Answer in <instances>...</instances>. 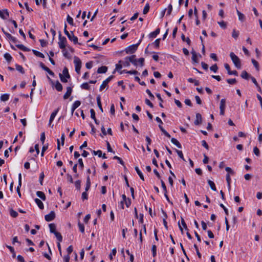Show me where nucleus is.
Wrapping results in <instances>:
<instances>
[{"mask_svg": "<svg viewBox=\"0 0 262 262\" xmlns=\"http://www.w3.org/2000/svg\"><path fill=\"white\" fill-rule=\"evenodd\" d=\"M149 8H150V6H149V4L147 3L145 5V7L144 8V9H143V13L144 14H147L149 10Z\"/></svg>", "mask_w": 262, "mask_h": 262, "instance_id": "38", "label": "nucleus"}, {"mask_svg": "<svg viewBox=\"0 0 262 262\" xmlns=\"http://www.w3.org/2000/svg\"><path fill=\"white\" fill-rule=\"evenodd\" d=\"M43 70H45V71H46L47 72H48L51 76H54V73L53 72H52L49 68H48L47 67L45 68V69H44Z\"/></svg>", "mask_w": 262, "mask_h": 262, "instance_id": "59", "label": "nucleus"}, {"mask_svg": "<svg viewBox=\"0 0 262 262\" xmlns=\"http://www.w3.org/2000/svg\"><path fill=\"white\" fill-rule=\"evenodd\" d=\"M55 88L58 92H61L62 90V85L58 80L56 82Z\"/></svg>", "mask_w": 262, "mask_h": 262, "instance_id": "19", "label": "nucleus"}, {"mask_svg": "<svg viewBox=\"0 0 262 262\" xmlns=\"http://www.w3.org/2000/svg\"><path fill=\"white\" fill-rule=\"evenodd\" d=\"M96 100H97V103L98 106L99 107V108L100 110L101 111V112H103V108H102V105H101L100 96H98L96 98Z\"/></svg>", "mask_w": 262, "mask_h": 262, "instance_id": "25", "label": "nucleus"}, {"mask_svg": "<svg viewBox=\"0 0 262 262\" xmlns=\"http://www.w3.org/2000/svg\"><path fill=\"white\" fill-rule=\"evenodd\" d=\"M113 159L117 160L118 161V162L120 163V164H121L122 165L124 166V162H123V161L122 160V159L121 158H120L117 156H115L114 157Z\"/></svg>", "mask_w": 262, "mask_h": 262, "instance_id": "49", "label": "nucleus"}, {"mask_svg": "<svg viewBox=\"0 0 262 262\" xmlns=\"http://www.w3.org/2000/svg\"><path fill=\"white\" fill-rule=\"evenodd\" d=\"M9 95L7 94H3L1 96V100L2 101H6L9 100Z\"/></svg>", "mask_w": 262, "mask_h": 262, "instance_id": "31", "label": "nucleus"}, {"mask_svg": "<svg viewBox=\"0 0 262 262\" xmlns=\"http://www.w3.org/2000/svg\"><path fill=\"white\" fill-rule=\"evenodd\" d=\"M160 38H158L155 40L154 42V45L156 47V48H159V45H160Z\"/></svg>", "mask_w": 262, "mask_h": 262, "instance_id": "55", "label": "nucleus"}, {"mask_svg": "<svg viewBox=\"0 0 262 262\" xmlns=\"http://www.w3.org/2000/svg\"><path fill=\"white\" fill-rule=\"evenodd\" d=\"M10 214L13 217H16L18 216V213L13 209H10Z\"/></svg>", "mask_w": 262, "mask_h": 262, "instance_id": "42", "label": "nucleus"}, {"mask_svg": "<svg viewBox=\"0 0 262 262\" xmlns=\"http://www.w3.org/2000/svg\"><path fill=\"white\" fill-rule=\"evenodd\" d=\"M156 96L158 98V99L159 100V101H160V102L159 103V106L163 108V105L162 104V102H163V100L162 99L160 94H159V93H157V94H156Z\"/></svg>", "mask_w": 262, "mask_h": 262, "instance_id": "43", "label": "nucleus"}, {"mask_svg": "<svg viewBox=\"0 0 262 262\" xmlns=\"http://www.w3.org/2000/svg\"><path fill=\"white\" fill-rule=\"evenodd\" d=\"M36 195L37 196L40 198L43 201H45L46 200V195L43 192L40 191H37L36 192Z\"/></svg>", "mask_w": 262, "mask_h": 262, "instance_id": "23", "label": "nucleus"}, {"mask_svg": "<svg viewBox=\"0 0 262 262\" xmlns=\"http://www.w3.org/2000/svg\"><path fill=\"white\" fill-rule=\"evenodd\" d=\"M58 110H59V108H57L56 110H55L53 112H52V114H51L50 118L49 119V125L50 126H51L52 127H53V125H51L52 122L53 121V120L54 119L56 115H57Z\"/></svg>", "mask_w": 262, "mask_h": 262, "instance_id": "10", "label": "nucleus"}, {"mask_svg": "<svg viewBox=\"0 0 262 262\" xmlns=\"http://www.w3.org/2000/svg\"><path fill=\"white\" fill-rule=\"evenodd\" d=\"M230 58L237 69L241 68V62L240 59L235 55L233 52L230 53Z\"/></svg>", "mask_w": 262, "mask_h": 262, "instance_id": "1", "label": "nucleus"}, {"mask_svg": "<svg viewBox=\"0 0 262 262\" xmlns=\"http://www.w3.org/2000/svg\"><path fill=\"white\" fill-rule=\"evenodd\" d=\"M160 32V28H158L156 29L155 31L152 32L150 33H149V38H155L157 36V35L159 34Z\"/></svg>", "mask_w": 262, "mask_h": 262, "instance_id": "15", "label": "nucleus"}, {"mask_svg": "<svg viewBox=\"0 0 262 262\" xmlns=\"http://www.w3.org/2000/svg\"><path fill=\"white\" fill-rule=\"evenodd\" d=\"M93 66V61H90L88 62H86L85 64V67L87 69H90L92 68Z\"/></svg>", "mask_w": 262, "mask_h": 262, "instance_id": "64", "label": "nucleus"}, {"mask_svg": "<svg viewBox=\"0 0 262 262\" xmlns=\"http://www.w3.org/2000/svg\"><path fill=\"white\" fill-rule=\"evenodd\" d=\"M93 153L94 155H98L99 157H101L102 156V151L100 150L97 151L93 150Z\"/></svg>", "mask_w": 262, "mask_h": 262, "instance_id": "57", "label": "nucleus"}, {"mask_svg": "<svg viewBox=\"0 0 262 262\" xmlns=\"http://www.w3.org/2000/svg\"><path fill=\"white\" fill-rule=\"evenodd\" d=\"M90 187H91L90 178V176H88V177L86 178V187L85 188V191H88L90 189Z\"/></svg>", "mask_w": 262, "mask_h": 262, "instance_id": "22", "label": "nucleus"}, {"mask_svg": "<svg viewBox=\"0 0 262 262\" xmlns=\"http://www.w3.org/2000/svg\"><path fill=\"white\" fill-rule=\"evenodd\" d=\"M54 234L55 235L58 242H61L62 241V236L61 234L59 232L57 231L55 232Z\"/></svg>", "mask_w": 262, "mask_h": 262, "instance_id": "33", "label": "nucleus"}, {"mask_svg": "<svg viewBox=\"0 0 262 262\" xmlns=\"http://www.w3.org/2000/svg\"><path fill=\"white\" fill-rule=\"evenodd\" d=\"M81 88L82 89L89 90L90 89V86L87 82H84L81 85Z\"/></svg>", "mask_w": 262, "mask_h": 262, "instance_id": "39", "label": "nucleus"}, {"mask_svg": "<svg viewBox=\"0 0 262 262\" xmlns=\"http://www.w3.org/2000/svg\"><path fill=\"white\" fill-rule=\"evenodd\" d=\"M171 142L172 144H174L177 147L179 148H182L181 144L176 139L174 138H171Z\"/></svg>", "mask_w": 262, "mask_h": 262, "instance_id": "18", "label": "nucleus"}, {"mask_svg": "<svg viewBox=\"0 0 262 262\" xmlns=\"http://www.w3.org/2000/svg\"><path fill=\"white\" fill-rule=\"evenodd\" d=\"M191 54H192V61L193 62H195V63H198V58H197V55H196V52L194 50H192V52H191Z\"/></svg>", "mask_w": 262, "mask_h": 262, "instance_id": "26", "label": "nucleus"}, {"mask_svg": "<svg viewBox=\"0 0 262 262\" xmlns=\"http://www.w3.org/2000/svg\"><path fill=\"white\" fill-rule=\"evenodd\" d=\"M210 57L213 59L214 61H217L218 60V58H217V57L216 55V54L215 53H211L210 55Z\"/></svg>", "mask_w": 262, "mask_h": 262, "instance_id": "61", "label": "nucleus"}, {"mask_svg": "<svg viewBox=\"0 0 262 262\" xmlns=\"http://www.w3.org/2000/svg\"><path fill=\"white\" fill-rule=\"evenodd\" d=\"M208 185L210 186V187L211 189L212 190H213V191H216V187H215V184H214V183L213 181H211V180H209L208 181Z\"/></svg>", "mask_w": 262, "mask_h": 262, "instance_id": "30", "label": "nucleus"}, {"mask_svg": "<svg viewBox=\"0 0 262 262\" xmlns=\"http://www.w3.org/2000/svg\"><path fill=\"white\" fill-rule=\"evenodd\" d=\"M172 10V6L171 4H170L168 6L167 15H170L171 14Z\"/></svg>", "mask_w": 262, "mask_h": 262, "instance_id": "52", "label": "nucleus"}, {"mask_svg": "<svg viewBox=\"0 0 262 262\" xmlns=\"http://www.w3.org/2000/svg\"><path fill=\"white\" fill-rule=\"evenodd\" d=\"M75 186L76 188L79 190L80 189L81 187V181L80 180H77L75 182Z\"/></svg>", "mask_w": 262, "mask_h": 262, "instance_id": "46", "label": "nucleus"}, {"mask_svg": "<svg viewBox=\"0 0 262 262\" xmlns=\"http://www.w3.org/2000/svg\"><path fill=\"white\" fill-rule=\"evenodd\" d=\"M63 56L67 58H70V54L69 53V52H68V51L67 50L65 49V48L64 49H63Z\"/></svg>", "mask_w": 262, "mask_h": 262, "instance_id": "53", "label": "nucleus"}, {"mask_svg": "<svg viewBox=\"0 0 262 262\" xmlns=\"http://www.w3.org/2000/svg\"><path fill=\"white\" fill-rule=\"evenodd\" d=\"M74 63L75 67V71L78 74H79L81 68V61L80 59L77 57H74Z\"/></svg>", "mask_w": 262, "mask_h": 262, "instance_id": "3", "label": "nucleus"}, {"mask_svg": "<svg viewBox=\"0 0 262 262\" xmlns=\"http://www.w3.org/2000/svg\"><path fill=\"white\" fill-rule=\"evenodd\" d=\"M72 92V88L70 86L67 88V92L63 95V99H67L71 95Z\"/></svg>", "mask_w": 262, "mask_h": 262, "instance_id": "12", "label": "nucleus"}, {"mask_svg": "<svg viewBox=\"0 0 262 262\" xmlns=\"http://www.w3.org/2000/svg\"><path fill=\"white\" fill-rule=\"evenodd\" d=\"M73 250V246L72 245L69 246L67 249L68 255L70 256V254L72 252Z\"/></svg>", "mask_w": 262, "mask_h": 262, "instance_id": "63", "label": "nucleus"}, {"mask_svg": "<svg viewBox=\"0 0 262 262\" xmlns=\"http://www.w3.org/2000/svg\"><path fill=\"white\" fill-rule=\"evenodd\" d=\"M67 20L70 25H72V26L74 25L73 19L69 15H68L67 16Z\"/></svg>", "mask_w": 262, "mask_h": 262, "instance_id": "51", "label": "nucleus"}, {"mask_svg": "<svg viewBox=\"0 0 262 262\" xmlns=\"http://www.w3.org/2000/svg\"><path fill=\"white\" fill-rule=\"evenodd\" d=\"M16 47L18 49L23 50V51L28 52L30 51V49L28 48L22 44H17L16 45Z\"/></svg>", "mask_w": 262, "mask_h": 262, "instance_id": "17", "label": "nucleus"}, {"mask_svg": "<svg viewBox=\"0 0 262 262\" xmlns=\"http://www.w3.org/2000/svg\"><path fill=\"white\" fill-rule=\"evenodd\" d=\"M151 251H152V256L154 257H155L156 256V254H157V252H156L157 247H156V246L155 245H153L152 246Z\"/></svg>", "mask_w": 262, "mask_h": 262, "instance_id": "48", "label": "nucleus"}, {"mask_svg": "<svg viewBox=\"0 0 262 262\" xmlns=\"http://www.w3.org/2000/svg\"><path fill=\"white\" fill-rule=\"evenodd\" d=\"M81 104V102L80 101L77 100L74 102V103L73 104L71 111L72 113L73 114L74 111L79 107Z\"/></svg>", "mask_w": 262, "mask_h": 262, "instance_id": "14", "label": "nucleus"}, {"mask_svg": "<svg viewBox=\"0 0 262 262\" xmlns=\"http://www.w3.org/2000/svg\"><path fill=\"white\" fill-rule=\"evenodd\" d=\"M9 17V13L6 9L3 10H0V17L3 19H7Z\"/></svg>", "mask_w": 262, "mask_h": 262, "instance_id": "8", "label": "nucleus"}, {"mask_svg": "<svg viewBox=\"0 0 262 262\" xmlns=\"http://www.w3.org/2000/svg\"><path fill=\"white\" fill-rule=\"evenodd\" d=\"M15 67H16V70H17L18 71H19L20 73H21V74H24L25 73V71L23 68V67L21 66H20V65H18L17 64H16L15 65Z\"/></svg>", "mask_w": 262, "mask_h": 262, "instance_id": "35", "label": "nucleus"}, {"mask_svg": "<svg viewBox=\"0 0 262 262\" xmlns=\"http://www.w3.org/2000/svg\"><path fill=\"white\" fill-rule=\"evenodd\" d=\"M55 218V213L54 211H51L49 214L45 216V220L47 222H51Z\"/></svg>", "mask_w": 262, "mask_h": 262, "instance_id": "7", "label": "nucleus"}, {"mask_svg": "<svg viewBox=\"0 0 262 262\" xmlns=\"http://www.w3.org/2000/svg\"><path fill=\"white\" fill-rule=\"evenodd\" d=\"M135 169L136 171L138 174L139 175V176L140 177V179L142 181H144V178L143 174L142 173V172L141 171V170L139 169V167L137 166H136L135 167Z\"/></svg>", "mask_w": 262, "mask_h": 262, "instance_id": "21", "label": "nucleus"}, {"mask_svg": "<svg viewBox=\"0 0 262 262\" xmlns=\"http://www.w3.org/2000/svg\"><path fill=\"white\" fill-rule=\"evenodd\" d=\"M78 163H79V167H80V168L81 169H83V168L84 167V164H83V163L82 159L81 158L79 159L78 160Z\"/></svg>", "mask_w": 262, "mask_h": 262, "instance_id": "54", "label": "nucleus"}, {"mask_svg": "<svg viewBox=\"0 0 262 262\" xmlns=\"http://www.w3.org/2000/svg\"><path fill=\"white\" fill-rule=\"evenodd\" d=\"M116 253H117L116 249V248L113 249L112 250V252L111 253V254L109 255V257L111 260L113 259V255L115 256L116 254Z\"/></svg>", "mask_w": 262, "mask_h": 262, "instance_id": "47", "label": "nucleus"}, {"mask_svg": "<svg viewBox=\"0 0 262 262\" xmlns=\"http://www.w3.org/2000/svg\"><path fill=\"white\" fill-rule=\"evenodd\" d=\"M217 23L222 28L226 29L227 28V23H226L224 21H219Z\"/></svg>", "mask_w": 262, "mask_h": 262, "instance_id": "44", "label": "nucleus"}, {"mask_svg": "<svg viewBox=\"0 0 262 262\" xmlns=\"http://www.w3.org/2000/svg\"><path fill=\"white\" fill-rule=\"evenodd\" d=\"M78 226L79 227V229L81 233H84V225L83 224L81 223L79 221L78 223Z\"/></svg>", "mask_w": 262, "mask_h": 262, "instance_id": "41", "label": "nucleus"}, {"mask_svg": "<svg viewBox=\"0 0 262 262\" xmlns=\"http://www.w3.org/2000/svg\"><path fill=\"white\" fill-rule=\"evenodd\" d=\"M226 171L227 172L226 174V181L227 183V186L229 188V167H226L225 168Z\"/></svg>", "mask_w": 262, "mask_h": 262, "instance_id": "27", "label": "nucleus"}, {"mask_svg": "<svg viewBox=\"0 0 262 262\" xmlns=\"http://www.w3.org/2000/svg\"><path fill=\"white\" fill-rule=\"evenodd\" d=\"M35 202L40 209H43V204L40 200L38 198H36L35 199Z\"/></svg>", "mask_w": 262, "mask_h": 262, "instance_id": "20", "label": "nucleus"}, {"mask_svg": "<svg viewBox=\"0 0 262 262\" xmlns=\"http://www.w3.org/2000/svg\"><path fill=\"white\" fill-rule=\"evenodd\" d=\"M107 71V67L106 66H101L97 70V73L99 74L105 73Z\"/></svg>", "mask_w": 262, "mask_h": 262, "instance_id": "16", "label": "nucleus"}, {"mask_svg": "<svg viewBox=\"0 0 262 262\" xmlns=\"http://www.w3.org/2000/svg\"><path fill=\"white\" fill-rule=\"evenodd\" d=\"M226 107V99H222L221 100L220 102V114L221 115H224L225 114V110Z\"/></svg>", "mask_w": 262, "mask_h": 262, "instance_id": "6", "label": "nucleus"}, {"mask_svg": "<svg viewBox=\"0 0 262 262\" xmlns=\"http://www.w3.org/2000/svg\"><path fill=\"white\" fill-rule=\"evenodd\" d=\"M181 38L183 41H186L188 45H190L191 41L190 39L188 37L186 38L185 35L183 34H182L181 35Z\"/></svg>", "mask_w": 262, "mask_h": 262, "instance_id": "40", "label": "nucleus"}, {"mask_svg": "<svg viewBox=\"0 0 262 262\" xmlns=\"http://www.w3.org/2000/svg\"><path fill=\"white\" fill-rule=\"evenodd\" d=\"M63 74L67 78H70V76L68 72V69L67 67H65L62 71Z\"/></svg>", "mask_w": 262, "mask_h": 262, "instance_id": "36", "label": "nucleus"}, {"mask_svg": "<svg viewBox=\"0 0 262 262\" xmlns=\"http://www.w3.org/2000/svg\"><path fill=\"white\" fill-rule=\"evenodd\" d=\"M176 151L177 152L178 156L181 159H182L183 161H186L185 159L184 158L183 152L181 150L176 149Z\"/></svg>", "mask_w": 262, "mask_h": 262, "instance_id": "45", "label": "nucleus"}, {"mask_svg": "<svg viewBox=\"0 0 262 262\" xmlns=\"http://www.w3.org/2000/svg\"><path fill=\"white\" fill-rule=\"evenodd\" d=\"M4 58H5V59L8 62H10L12 58V56H11V55L9 54V53H6L4 54Z\"/></svg>", "mask_w": 262, "mask_h": 262, "instance_id": "37", "label": "nucleus"}, {"mask_svg": "<svg viewBox=\"0 0 262 262\" xmlns=\"http://www.w3.org/2000/svg\"><path fill=\"white\" fill-rule=\"evenodd\" d=\"M141 42V39H140L139 40V42H138L137 43L133 44V45H130L128 47H127L125 49V51L126 53V54H133V53H135L136 51V50H137L138 47Z\"/></svg>", "mask_w": 262, "mask_h": 262, "instance_id": "2", "label": "nucleus"}, {"mask_svg": "<svg viewBox=\"0 0 262 262\" xmlns=\"http://www.w3.org/2000/svg\"><path fill=\"white\" fill-rule=\"evenodd\" d=\"M202 121V116L200 113H196V119L194 122V123L195 125H199L201 124Z\"/></svg>", "mask_w": 262, "mask_h": 262, "instance_id": "11", "label": "nucleus"}, {"mask_svg": "<svg viewBox=\"0 0 262 262\" xmlns=\"http://www.w3.org/2000/svg\"><path fill=\"white\" fill-rule=\"evenodd\" d=\"M67 42V39L65 37L62 36L61 32H59V41L58 45L60 49H64L66 47V44Z\"/></svg>", "mask_w": 262, "mask_h": 262, "instance_id": "4", "label": "nucleus"}, {"mask_svg": "<svg viewBox=\"0 0 262 262\" xmlns=\"http://www.w3.org/2000/svg\"><path fill=\"white\" fill-rule=\"evenodd\" d=\"M90 113L91 118H92L93 120L96 118L95 117V112L93 109L92 108L90 110Z\"/></svg>", "mask_w": 262, "mask_h": 262, "instance_id": "62", "label": "nucleus"}, {"mask_svg": "<svg viewBox=\"0 0 262 262\" xmlns=\"http://www.w3.org/2000/svg\"><path fill=\"white\" fill-rule=\"evenodd\" d=\"M69 36H70V38H69V39L71 41H73L74 44L78 43V38L74 35V33L73 32H71Z\"/></svg>", "mask_w": 262, "mask_h": 262, "instance_id": "13", "label": "nucleus"}, {"mask_svg": "<svg viewBox=\"0 0 262 262\" xmlns=\"http://www.w3.org/2000/svg\"><path fill=\"white\" fill-rule=\"evenodd\" d=\"M125 60H128L129 62H131L134 66H137V60L136 59V55H133L130 56L126 57L125 58Z\"/></svg>", "mask_w": 262, "mask_h": 262, "instance_id": "9", "label": "nucleus"}, {"mask_svg": "<svg viewBox=\"0 0 262 262\" xmlns=\"http://www.w3.org/2000/svg\"><path fill=\"white\" fill-rule=\"evenodd\" d=\"M253 152L254 154L257 156H259L260 151L259 149L257 147H255L253 149Z\"/></svg>", "mask_w": 262, "mask_h": 262, "instance_id": "58", "label": "nucleus"}, {"mask_svg": "<svg viewBox=\"0 0 262 262\" xmlns=\"http://www.w3.org/2000/svg\"><path fill=\"white\" fill-rule=\"evenodd\" d=\"M241 77L247 80H248L249 78L251 77L250 75L245 71L242 72Z\"/></svg>", "mask_w": 262, "mask_h": 262, "instance_id": "28", "label": "nucleus"}, {"mask_svg": "<svg viewBox=\"0 0 262 262\" xmlns=\"http://www.w3.org/2000/svg\"><path fill=\"white\" fill-rule=\"evenodd\" d=\"M6 247L10 250V252L12 254L13 258H15L16 257V253L14 251V249L12 247L9 245H6Z\"/></svg>", "mask_w": 262, "mask_h": 262, "instance_id": "34", "label": "nucleus"}, {"mask_svg": "<svg viewBox=\"0 0 262 262\" xmlns=\"http://www.w3.org/2000/svg\"><path fill=\"white\" fill-rule=\"evenodd\" d=\"M50 231L51 233H54L56 232V226L54 223L50 224L49 225Z\"/></svg>", "mask_w": 262, "mask_h": 262, "instance_id": "29", "label": "nucleus"}, {"mask_svg": "<svg viewBox=\"0 0 262 262\" xmlns=\"http://www.w3.org/2000/svg\"><path fill=\"white\" fill-rule=\"evenodd\" d=\"M239 35V32L238 31H236L235 29L233 30V32L232 33V36L235 39H237L238 36Z\"/></svg>", "mask_w": 262, "mask_h": 262, "instance_id": "32", "label": "nucleus"}, {"mask_svg": "<svg viewBox=\"0 0 262 262\" xmlns=\"http://www.w3.org/2000/svg\"><path fill=\"white\" fill-rule=\"evenodd\" d=\"M210 70L213 71L214 72H216L218 70V67L216 65V64H215L210 68Z\"/></svg>", "mask_w": 262, "mask_h": 262, "instance_id": "56", "label": "nucleus"}, {"mask_svg": "<svg viewBox=\"0 0 262 262\" xmlns=\"http://www.w3.org/2000/svg\"><path fill=\"white\" fill-rule=\"evenodd\" d=\"M45 139H46L45 133L44 132H43L41 134V135H40V141L42 144L45 142Z\"/></svg>", "mask_w": 262, "mask_h": 262, "instance_id": "60", "label": "nucleus"}, {"mask_svg": "<svg viewBox=\"0 0 262 262\" xmlns=\"http://www.w3.org/2000/svg\"><path fill=\"white\" fill-rule=\"evenodd\" d=\"M32 52L35 56H36L37 57H40L42 58H45L44 55L38 51H36L35 50H32Z\"/></svg>", "mask_w": 262, "mask_h": 262, "instance_id": "24", "label": "nucleus"}, {"mask_svg": "<svg viewBox=\"0 0 262 262\" xmlns=\"http://www.w3.org/2000/svg\"><path fill=\"white\" fill-rule=\"evenodd\" d=\"M237 14L238 16L239 20H240L241 21H243L245 19L244 15L243 14H242V13H241L240 12H239L238 10L237 11Z\"/></svg>", "mask_w": 262, "mask_h": 262, "instance_id": "50", "label": "nucleus"}, {"mask_svg": "<svg viewBox=\"0 0 262 262\" xmlns=\"http://www.w3.org/2000/svg\"><path fill=\"white\" fill-rule=\"evenodd\" d=\"M114 76L111 75L107 77L105 80H104L102 83L101 84L100 86L99 90L100 91H102L106 86H107V84L111 81V80L113 78Z\"/></svg>", "mask_w": 262, "mask_h": 262, "instance_id": "5", "label": "nucleus"}]
</instances>
